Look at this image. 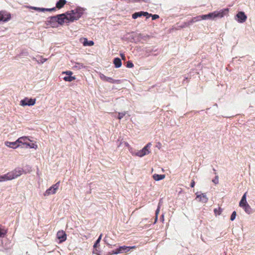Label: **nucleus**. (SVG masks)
<instances>
[{"instance_id":"obj_35","label":"nucleus","mask_w":255,"mask_h":255,"mask_svg":"<svg viewBox=\"0 0 255 255\" xmlns=\"http://www.w3.org/2000/svg\"><path fill=\"white\" fill-rule=\"evenodd\" d=\"M47 60V59L43 58L40 57L39 59L37 60V62L39 64H43Z\"/></svg>"},{"instance_id":"obj_15","label":"nucleus","mask_w":255,"mask_h":255,"mask_svg":"<svg viewBox=\"0 0 255 255\" xmlns=\"http://www.w3.org/2000/svg\"><path fill=\"white\" fill-rule=\"evenodd\" d=\"M28 141H31L27 136H21L17 139V142L18 144H21L22 145L26 146L28 142Z\"/></svg>"},{"instance_id":"obj_40","label":"nucleus","mask_w":255,"mask_h":255,"mask_svg":"<svg viewBox=\"0 0 255 255\" xmlns=\"http://www.w3.org/2000/svg\"><path fill=\"white\" fill-rule=\"evenodd\" d=\"M212 182L215 184L219 183V177L218 175H216L215 178L212 180Z\"/></svg>"},{"instance_id":"obj_3","label":"nucleus","mask_w":255,"mask_h":255,"mask_svg":"<svg viewBox=\"0 0 255 255\" xmlns=\"http://www.w3.org/2000/svg\"><path fill=\"white\" fill-rule=\"evenodd\" d=\"M69 11H67L65 13L57 14L55 15L56 20V23H58L59 25H63L65 21L67 23L71 22L69 19Z\"/></svg>"},{"instance_id":"obj_5","label":"nucleus","mask_w":255,"mask_h":255,"mask_svg":"<svg viewBox=\"0 0 255 255\" xmlns=\"http://www.w3.org/2000/svg\"><path fill=\"white\" fill-rule=\"evenodd\" d=\"M26 173L21 167H17L11 172H8L10 179H15L20 176L23 173Z\"/></svg>"},{"instance_id":"obj_13","label":"nucleus","mask_w":255,"mask_h":255,"mask_svg":"<svg viewBox=\"0 0 255 255\" xmlns=\"http://www.w3.org/2000/svg\"><path fill=\"white\" fill-rule=\"evenodd\" d=\"M196 198H199V201L202 202L203 203H206L208 201V198L207 197L205 193H199L197 192L196 193Z\"/></svg>"},{"instance_id":"obj_20","label":"nucleus","mask_w":255,"mask_h":255,"mask_svg":"<svg viewBox=\"0 0 255 255\" xmlns=\"http://www.w3.org/2000/svg\"><path fill=\"white\" fill-rule=\"evenodd\" d=\"M113 63L114 64L115 67L116 68H119L121 67L122 63L121 59L119 57H116L114 58Z\"/></svg>"},{"instance_id":"obj_34","label":"nucleus","mask_w":255,"mask_h":255,"mask_svg":"<svg viewBox=\"0 0 255 255\" xmlns=\"http://www.w3.org/2000/svg\"><path fill=\"white\" fill-rule=\"evenodd\" d=\"M159 210H160V207L158 205L157 208L156 209V210L155 211L156 216H155V221H154V224H155L156 222H157V219H158V213L159 212Z\"/></svg>"},{"instance_id":"obj_22","label":"nucleus","mask_w":255,"mask_h":255,"mask_svg":"<svg viewBox=\"0 0 255 255\" xmlns=\"http://www.w3.org/2000/svg\"><path fill=\"white\" fill-rule=\"evenodd\" d=\"M165 177V175L164 174H154L153 175V178L155 181H160L163 179Z\"/></svg>"},{"instance_id":"obj_19","label":"nucleus","mask_w":255,"mask_h":255,"mask_svg":"<svg viewBox=\"0 0 255 255\" xmlns=\"http://www.w3.org/2000/svg\"><path fill=\"white\" fill-rule=\"evenodd\" d=\"M145 54L147 55V56H149L150 55H156V54H153V52H155L157 51V49H154V48H152V47H146L145 48Z\"/></svg>"},{"instance_id":"obj_53","label":"nucleus","mask_w":255,"mask_h":255,"mask_svg":"<svg viewBox=\"0 0 255 255\" xmlns=\"http://www.w3.org/2000/svg\"><path fill=\"white\" fill-rule=\"evenodd\" d=\"M213 170H214V171H216V170H215L214 168H213Z\"/></svg>"},{"instance_id":"obj_46","label":"nucleus","mask_w":255,"mask_h":255,"mask_svg":"<svg viewBox=\"0 0 255 255\" xmlns=\"http://www.w3.org/2000/svg\"><path fill=\"white\" fill-rule=\"evenodd\" d=\"M104 242L106 243V244L109 246V247H112V245L110 244L108 242V241H107V239L106 238V237H105L104 239Z\"/></svg>"},{"instance_id":"obj_17","label":"nucleus","mask_w":255,"mask_h":255,"mask_svg":"<svg viewBox=\"0 0 255 255\" xmlns=\"http://www.w3.org/2000/svg\"><path fill=\"white\" fill-rule=\"evenodd\" d=\"M31 8L33 9L36 10H37L38 11H42V12L52 11L56 10V8L55 7L48 8H41V7L31 6Z\"/></svg>"},{"instance_id":"obj_39","label":"nucleus","mask_w":255,"mask_h":255,"mask_svg":"<svg viewBox=\"0 0 255 255\" xmlns=\"http://www.w3.org/2000/svg\"><path fill=\"white\" fill-rule=\"evenodd\" d=\"M126 112L119 113L118 117V119H122L126 115Z\"/></svg>"},{"instance_id":"obj_47","label":"nucleus","mask_w":255,"mask_h":255,"mask_svg":"<svg viewBox=\"0 0 255 255\" xmlns=\"http://www.w3.org/2000/svg\"><path fill=\"white\" fill-rule=\"evenodd\" d=\"M195 181L193 180H192L191 181V183H190V187H192V188L194 187V186H195Z\"/></svg>"},{"instance_id":"obj_23","label":"nucleus","mask_w":255,"mask_h":255,"mask_svg":"<svg viewBox=\"0 0 255 255\" xmlns=\"http://www.w3.org/2000/svg\"><path fill=\"white\" fill-rule=\"evenodd\" d=\"M122 253V250L120 249V247L116 249L115 250H113L111 252H109L107 253L106 255H117Z\"/></svg>"},{"instance_id":"obj_1","label":"nucleus","mask_w":255,"mask_h":255,"mask_svg":"<svg viewBox=\"0 0 255 255\" xmlns=\"http://www.w3.org/2000/svg\"><path fill=\"white\" fill-rule=\"evenodd\" d=\"M229 8H226L222 9L220 10L214 11L213 12L209 13L207 14H203L198 15L195 17L196 22L199 21L201 20L211 19L214 20L216 18H222L227 15L229 12Z\"/></svg>"},{"instance_id":"obj_52","label":"nucleus","mask_w":255,"mask_h":255,"mask_svg":"<svg viewBox=\"0 0 255 255\" xmlns=\"http://www.w3.org/2000/svg\"><path fill=\"white\" fill-rule=\"evenodd\" d=\"M121 144V142L118 145V146H120V145Z\"/></svg>"},{"instance_id":"obj_36","label":"nucleus","mask_w":255,"mask_h":255,"mask_svg":"<svg viewBox=\"0 0 255 255\" xmlns=\"http://www.w3.org/2000/svg\"><path fill=\"white\" fill-rule=\"evenodd\" d=\"M133 66H134V65H133V63L132 62V61H128L127 62L126 67H127V68H132Z\"/></svg>"},{"instance_id":"obj_48","label":"nucleus","mask_w":255,"mask_h":255,"mask_svg":"<svg viewBox=\"0 0 255 255\" xmlns=\"http://www.w3.org/2000/svg\"><path fill=\"white\" fill-rule=\"evenodd\" d=\"M102 234H101L100 235V236L98 237V238L97 239V240H99V241H101V239H102Z\"/></svg>"},{"instance_id":"obj_26","label":"nucleus","mask_w":255,"mask_h":255,"mask_svg":"<svg viewBox=\"0 0 255 255\" xmlns=\"http://www.w3.org/2000/svg\"><path fill=\"white\" fill-rule=\"evenodd\" d=\"M105 82H107L110 83L120 84L121 81L120 80H115L112 78L107 77Z\"/></svg>"},{"instance_id":"obj_24","label":"nucleus","mask_w":255,"mask_h":255,"mask_svg":"<svg viewBox=\"0 0 255 255\" xmlns=\"http://www.w3.org/2000/svg\"><path fill=\"white\" fill-rule=\"evenodd\" d=\"M135 247H128L126 246H120V249L122 250V253H127L130 251L131 249L134 248Z\"/></svg>"},{"instance_id":"obj_50","label":"nucleus","mask_w":255,"mask_h":255,"mask_svg":"<svg viewBox=\"0 0 255 255\" xmlns=\"http://www.w3.org/2000/svg\"><path fill=\"white\" fill-rule=\"evenodd\" d=\"M158 145L157 146L158 148H159L160 146L161 145V144H160V143L158 142Z\"/></svg>"},{"instance_id":"obj_4","label":"nucleus","mask_w":255,"mask_h":255,"mask_svg":"<svg viewBox=\"0 0 255 255\" xmlns=\"http://www.w3.org/2000/svg\"><path fill=\"white\" fill-rule=\"evenodd\" d=\"M151 145V143L149 142L146 145H145L141 150L138 151L135 153H132V155H135L139 157H143L144 155L148 154L150 151L149 148Z\"/></svg>"},{"instance_id":"obj_45","label":"nucleus","mask_w":255,"mask_h":255,"mask_svg":"<svg viewBox=\"0 0 255 255\" xmlns=\"http://www.w3.org/2000/svg\"><path fill=\"white\" fill-rule=\"evenodd\" d=\"M124 144L125 145V146L128 147L129 148V150L130 151V149H131V148L130 147L129 144H128V142H126V141H124Z\"/></svg>"},{"instance_id":"obj_51","label":"nucleus","mask_w":255,"mask_h":255,"mask_svg":"<svg viewBox=\"0 0 255 255\" xmlns=\"http://www.w3.org/2000/svg\"><path fill=\"white\" fill-rule=\"evenodd\" d=\"M163 217H164V215H162V216H161V219H162L163 221L164 220Z\"/></svg>"},{"instance_id":"obj_21","label":"nucleus","mask_w":255,"mask_h":255,"mask_svg":"<svg viewBox=\"0 0 255 255\" xmlns=\"http://www.w3.org/2000/svg\"><path fill=\"white\" fill-rule=\"evenodd\" d=\"M66 2V0H58L56 3V6L58 9H60L64 6Z\"/></svg>"},{"instance_id":"obj_7","label":"nucleus","mask_w":255,"mask_h":255,"mask_svg":"<svg viewBox=\"0 0 255 255\" xmlns=\"http://www.w3.org/2000/svg\"><path fill=\"white\" fill-rule=\"evenodd\" d=\"M235 19L239 23L245 22L247 19V16L244 11H239L235 16Z\"/></svg>"},{"instance_id":"obj_37","label":"nucleus","mask_w":255,"mask_h":255,"mask_svg":"<svg viewBox=\"0 0 255 255\" xmlns=\"http://www.w3.org/2000/svg\"><path fill=\"white\" fill-rule=\"evenodd\" d=\"M99 77L102 81H105V82L106 81L107 78V76H105L104 74H103L101 73H100L99 74Z\"/></svg>"},{"instance_id":"obj_18","label":"nucleus","mask_w":255,"mask_h":255,"mask_svg":"<svg viewBox=\"0 0 255 255\" xmlns=\"http://www.w3.org/2000/svg\"><path fill=\"white\" fill-rule=\"evenodd\" d=\"M82 40V44L85 46H91L94 44L93 40H88L87 38H83Z\"/></svg>"},{"instance_id":"obj_42","label":"nucleus","mask_w":255,"mask_h":255,"mask_svg":"<svg viewBox=\"0 0 255 255\" xmlns=\"http://www.w3.org/2000/svg\"><path fill=\"white\" fill-rule=\"evenodd\" d=\"M247 192H246L242 196V199L241 200V201H247Z\"/></svg>"},{"instance_id":"obj_10","label":"nucleus","mask_w":255,"mask_h":255,"mask_svg":"<svg viewBox=\"0 0 255 255\" xmlns=\"http://www.w3.org/2000/svg\"><path fill=\"white\" fill-rule=\"evenodd\" d=\"M36 102V99H29L28 98H25L23 100H21L20 102V105L22 106H33Z\"/></svg>"},{"instance_id":"obj_44","label":"nucleus","mask_w":255,"mask_h":255,"mask_svg":"<svg viewBox=\"0 0 255 255\" xmlns=\"http://www.w3.org/2000/svg\"><path fill=\"white\" fill-rule=\"evenodd\" d=\"M62 74H65L67 76H68L69 75H72L73 73L71 71H66L65 72H63Z\"/></svg>"},{"instance_id":"obj_8","label":"nucleus","mask_w":255,"mask_h":255,"mask_svg":"<svg viewBox=\"0 0 255 255\" xmlns=\"http://www.w3.org/2000/svg\"><path fill=\"white\" fill-rule=\"evenodd\" d=\"M11 18V14L9 12L5 11H0V23L5 22L9 20Z\"/></svg>"},{"instance_id":"obj_2","label":"nucleus","mask_w":255,"mask_h":255,"mask_svg":"<svg viewBox=\"0 0 255 255\" xmlns=\"http://www.w3.org/2000/svg\"><path fill=\"white\" fill-rule=\"evenodd\" d=\"M85 8L77 6L74 9L69 12V19L71 22L78 20L84 14Z\"/></svg>"},{"instance_id":"obj_41","label":"nucleus","mask_w":255,"mask_h":255,"mask_svg":"<svg viewBox=\"0 0 255 255\" xmlns=\"http://www.w3.org/2000/svg\"><path fill=\"white\" fill-rule=\"evenodd\" d=\"M247 204H248L247 201L245 202L243 201H240L239 203V206L243 208L245 206V205H246Z\"/></svg>"},{"instance_id":"obj_25","label":"nucleus","mask_w":255,"mask_h":255,"mask_svg":"<svg viewBox=\"0 0 255 255\" xmlns=\"http://www.w3.org/2000/svg\"><path fill=\"white\" fill-rule=\"evenodd\" d=\"M8 173L0 176V182H3L7 180H10V178L8 175Z\"/></svg>"},{"instance_id":"obj_27","label":"nucleus","mask_w":255,"mask_h":255,"mask_svg":"<svg viewBox=\"0 0 255 255\" xmlns=\"http://www.w3.org/2000/svg\"><path fill=\"white\" fill-rule=\"evenodd\" d=\"M243 208L244 209L245 212L248 214H251L253 213L252 209L249 204H247Z\"/></svg>"},{"instance_id":"obj_32","label":"nucleus","mask_w":255,"mask_h":255,"mask_svg":"<svg viewBox=\"0 0 255 255\" xmlns=\"http://www.w3.org/2000/svg\"><path fill=\"white\" fill-rule=\"evenodd\" d=\"M7 233V231L4 229H0V238H3Z\"/></svg>"},{"instance_id":"obj_31","label":"nucleus","mask_w":255,"mask_h":255,"mask_svg":"<svg viewBox=\"0 0 255 255\" xmlns=\"http://www.w3.org/2000/svg\"><path fill=\"white\" fill-rule=\"evenodd\" d=\"M223 211V209L221 208H218V209L217 208H216L214 210V212L215 213V214L217 216V215H220L222 212Z\"/></svg>"},{"instance_id":"obj_43","label":"nucleus","mask_w":255,"mask_h":255,"mask_svg":"<svg viewBox=\"0 0 255 255\" xmlns=\"http://www.w3.org/2000/svg\"><path fill=\"white\" fill-rule=\"evenodd\" d=\"M100 242V241H99V240H97L95 242V243H94V246H93L94 248H96L98 246H99Z\"/></svg>"},{"instance_id":"obj_30","label":"nucleus","mask_w":255,"mask_h":255,"mask_svg":"<svg viewBox=\"0 0 255 255\" xmlns=\"http://www.w3.org/2000/svg\"><path fill=\"white\" fill-rule=\"evenodd\" d=\"M26 147H29L30 148L36 149L37 148V145L35 143H30L29 142H28V143L27 144Z\"/></svg>"},{"instance_id":"obj_11","label":"nucleus","mask_w":255,"mask_h":255,"mask_svg":"<svg viewBox=\"0 0 255 255\" xmlns=\"http://www.w3.org/2000/svg\"><path fill=\"white\" fill-rule=\"evenodd\" d=\"M56 17L55 16H49L45 22L46 25H50L52 27H57L58 26L56 23Z\"/></svg>"},{"instance_id":"obj_33","label":"nucleus","mask_w":255,"mask_h":255,"mask_svg":"<svg viewBox=\"0 0 255 255\" xmlns=\"http://www.w3.org/2000/svg\"><path fill=\"white\" fill-rule=\"evenodd\" d=\"M150 16L152 17V20H155L159 17V15L157 14H149V15L146 16V18H148Z\"/></svg>"},{"instance_id":"obj_12","label":"nucleus","mask_w":255,"mask_h":255,"mask_svg":"<svg viewBox=\"0 0 255 255\" xmlns=\"http://www.w3.org/2000/svg\"><path fill=\"white\" fill-rule=\"evenodd\" d=\"M57 238L59 240V243H62L66 241L67 235L63 231H59L57 233Z\"/></svg>"},{"instance_id":"obj_6","label":"nucleus","mask_w":255,"mask_h":255,"mask_svg":"<svg viewBox=\"0 0 255 255\" xmlns=\"http://www.w3.org/2000/svg\"><path fill=\"white\" fill-rule=\"evenodd\" d=\"M60 182L58 181L56 183L53 184L50 188L47 189L44 193V196H49L51 194H54L56 193L57 189L59 188Z\"/></svg>"},{"instance_id":"obj_29","label":"nucleus","mask_w":255,"mask_h":255,"mask_svg":"<svg viewBox=\"0 0 255 255\" xmlns=\"http://www.w3.org/2000/svg\"><path fill=\"white\" fill-rule=\"evenodd\" d=\"M75 79L76 77L75 76H72V75H69L68 76H66L63 78V79L65 81L67 82H71Z\"/></svg>"},{"instance_id":"obj_9","label":"nucleus","mask_w":255,"mask_h":255,"mask_svg":"<svg viewBox=\"0 0 255 255\" xmlns=\"http://www.w3.org/2000/svg\"><path fill=\"white\" fill-rule=\"evenodd\" d=\"M196 22L195 17H193L191 20L184 22L181 24L177 23L176 24V28L177 29H180L181 28H184L186 27H188L193 24L194 23Z\"/></svg>"},{"instance_id":"obj_49","label":"nucleus","mask_w":255,"mask_h":255,"mask_svg":"<svg viewBox=\"0 0 255 255\" xmlns=\"http://www.w3.org/2000/svg\"><path fill=\"white\" fill-rule=\"evenodd\" d=\"M121 57H122L123 59H124V57H125V55H124V54H121Z\"/></svg>"},{"instance_id":"obj_28","label":"nucleus","mask_w":255,"mask_h":255,"mask_svg":"<svg viewBox=\"0 0 255 255\" xmlns=\"http://www.w3.org/2000/svg\"><path fill=\"white\" fill-rule=\"evenodd\" d=\"M84 67L85 66L82 63L77 62H75V65L73 66V68L76 69L77 70H80Z\"/></svg>"},{"instance_id":"obj_14","label":"nucleus","mask_w":255,"mask_h":255,"mask_svg":"<svg viewBox=\"0 0 255 255\" xmlns=\"http://www.w3.org/2000/svg\"><path fill=\"white\" fill-rule=\"evenodd\" d=\"M5 145L8 147L12 148L13 149L16 148L21 146V145L19 144L18 142H17V140L13 142L5 141Z\"/></svg>"},{"instance_id":"obj_16","label":"nucleus","mask_w":255,"mask_h":255,"mask_svg":"<svg viewBox=\"0 0 255 255\" xmlns=\"http://www.w3.org/2000/svg\"><path fill=\"white\" fill-rule=\"evenodd\" d=\"M147 15H149V13L147 12L144 11H139L134 12L132 14V18L133 19H136L137 18L140 17L141 16H146Z\"/></svg>"},{"instance_id":"obj_38","label":"nucleus","mask_w":255,"mask_h":255,"mask_svg":"<svg viewBox=\"0 0 255 255\" xmlns=\"http://www.w3.org/2000/svg\"><path fill=\"white\" fill-rule=\"evenodd\" d=\"M236 216H237L236 212V211L233 212L231 214V216L230 220L232 221H233L236 219Z\"/></svg>"}]
</instances>
